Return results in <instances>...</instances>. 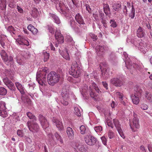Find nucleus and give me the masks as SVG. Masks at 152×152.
Segmentation results:
<instances>
[{
    "instance_id": "obj_1",
    "label": "nucleus",
    "mask_w": 152,
    "mask_h": 152,
    "mask_svg": "<svg viewBox=\"0 0 152 152\" xmlns=\"http://www.w3.org/2000/svg\"><path fill=\"white\" fill-rule=\"evenodd\" d=\"M79 58L77 60V61H73L72 63L71 68L69 69V74L74 77H78L80 74L81 65Z\"/></svg>"
},
{
    "instance_id": "obj_2",
    "label": "nucleus",
    "mask_w": 152,
    "mask_h": 152,
    "mask_svg": "<svg viewBox=\"0 0 152 152\" xmlns=\"http://www.w3.org/2000/svg\"><path fill=\"white\" fill-rule=\"evenodd\" d=\"M38 117L41 125L45 131L47 133L50 140H52L53 138V135L50 132L49 124L47 120L43 115L41 114L39 115Z\"/></svg>"
},
{
    "instance_id": "obj_3",
    "label": "nucleus",
    "mask_w": 152,
    "mask_h": 152,
    "mask_svg": "<svg viewBox=\"0 0 152 152\" xmlns=\"http://www.w3.org/2000/svg\"><path fill=\"white\" fill-rule=\"evenodd\" d=\"M123 59L125 62V67L127 69H135L140 70V69L139 66L136 64H132V58H131L128 56V55L126 52H124Z\"/></svg>"
},
{
    "instance_id": "obj_4",
    "label": "nucleus",
    "mask_w": 152,
    "mask_h": 152,
    "mask_svg": "<svg viewBox=\"0 0 152 152\" xmlns=\"http://www.w3.org/2000/svg\"><path fill=\"white\" fill-rule=\"evenodd\" d=\"M0 54L2 60L7 65L10 66V67L12 69L14 68L13 58L12 56H10L8 58V56L5 51L2 50L0 51Z\"/></svg>"
},
{
    "instance_id": "obj_5",
    "label": "nucleus",
    "mask_w": 152,
    "mask_h": 152,
    "mask_svg": "<svg viewBox=\"0 0 152 152\" xmlns=\"http://www.w3.org/2000/svg\"><path fill=\"white\" fill-rule=\"evenodd\" d=\"M60 78L59 75L54 71L50 72L48 75L47 81L48 84L53 86L58 82Z\"/></svg>"
},
{
    "instance_id": "obj_6",
    "label": "nucleus",
    "mask_w": 152,
    "mask_h": 152,
    "mask_svg": "<svg viewBox=\"0 0 152 152\" xmlns=\"http://www.w3.org/2000/svg\"><path fill=\"white\" fill-rule=\"evenodd\" d=\"M131 43H133L134 45L143 54H145L148 50V48L146 46V44L144 42L141 40L136 39L130 41Z\"/></svg>"
},
{
    "instance_id": "obj_7",
    "label": "nucleus",
    "mask_w": 152,
    "mask_h": 152,
    "mask_svg": "<svg viewBox=\"0 0 152 152\" xmlns=\"http://www.w3.org/2000/svg\"><path fill=\"white\" fill-rule=\"evenodd\" d=\"M50 1L54 3V4L56 5L59 2V0H50ZM59 7H57L56 5V9L61 13L63 15L65 16H66V6L62 2H60L58 5Z\"/></svg>"
},
{
    "instance_id": "obj_8",
    "label": "nucleus",
    "mask_w": 152,
    "mask_h": 152,
    "mask_svg": "<svg viewBox=\"0 0 152 152\" xmlns=\"http://www.w3.org/2000/svg\"><path fill=\"white\" fill-rule=\"evenodd\" d=\"M93 88L89 87V92L91 97L95 100H96L98 97V94L101 92L98 87L95 83L92 85Z\"/></svg>"
},
{
    "instance_id": "obj_9",
    "label": "nucleus",
    "mask_w": 152,
    "mask_h": 152,
    "mask_svg": "<svg viewBox=\"0 0 152 152\" xmlns=\"http://www.w3.org/2000/svg\"><path fill=\"white\" fill-rule=\"evenodd\" d=\"M106 65L105 63H101L99 64L100 69L102 72V76L104 80L107 79L110 76V72L108 69H106Z\"/></svg>"
},
{
    "instance_id": "obj_10",
    "label": "nucleus",
    "mask_w": 152,
    "mask_h": 152,
    "mask_svg": "<svg viewBox=\"0 0 152 152\" xmlns=\"http://www.w3.org/2000/svg\"><path fill=\"white\" fill-rule=\"evenodd\" d=\"M95 49L97 55L101 58L103 56L105 52L109 50V48L106 45H97Z\"/></svg>"
},
{
    "instance_id": "obj_11",
    "label": "nucleus",
    "mask_w": 152,
    "mask_h": 152,
    "mask_svg": "<svg viewBox=\"0 0 152 152\" xmlns=\"http://www.w3.org/2000/svg\"><path fill=\"white\" fill-rule=\"evenodd\" d=\"M123 76L122 75L119 76H117L116 77L112 78L110 80V83L116 87H120L123 84Z\"/></svg>"
},
{
    "instance_id": "obj_12",
    "label": "nucleus",
    "mask_w": 152,
    "mask_h": 152,
    "mask_svg": "<svg viewBox=\"0 0 152 152\" xmlns=\"http://www.w3.org/2000/svg\"><path fill=\"white\" fill-rule=\"evenodd\" d=\"M134 118L133 119V125L130 124L132 130L133 132H136L137 131L136 129H138L140 127L139 121L137 117V115L134 113H133Z\"/></svg>"
},
{
    "instance_id": "obj_13",
    "label": "nucleus",
    "mask_w": 152,
    "mask_h": 152,
    "mask_svg": "<svg viewBox=\"0 0 152 152\" xmlns=\"http://www.w3.org/2000/svg\"><path fill=\"white\" fill-rule=\"evenodd\" d=\"M76 21L79 25V26L84 30H86V26L84 23L82 15L79 13L77 14L75 17Z\"/></svg>"
},
{
    "instance_id": "obj_14",
    "label": "nucleus",
    "mask_w": 152,
    "mask_h": 152,
    "mask_svg": "<svg viewBox=\"0 0 152 152\" xmlns=\"http://www.w3.org/2000/svg\"><path fill=\"white\" fill-rule=\"evenodd\" d=\"M27 126L29 130L33 132H37L39 130V126L38 124L35 122L28 121L27 123Z\"/></svg>"
},
{
    "instance_id": "obj_15",
    "label": "nucleus",
    "mask_w": 152,
    "mask_h": 152,
    "mask_svg": "<svg viewBox=\"0 0 152 152\" xmlns=\"http://www.w3.org/2000/svg\"><path fill=\"white\" fill-rule=\"evenodd\" d=\"M17 44L20 45L21 48H25L26 46L29 45V42L27 40L23 38V36H19L18 39L16 40Z\"/></svg>"
},
{
    "instance_id": "obj_16",
    "label": "nucleus",
    "mask_w": 152,
    "mask_h": 152,
    "mask_svg": "<svg viewBox=\"0 0 152 152\" xmlns=\"http://www.w3.org/2000/svg\"><path fill=\"white\" fill-rule=\"evenodd\" d=\"M113 122L120 136L123 139H124L125 138V136L123 133V129L121 126V125L119 124L118 120L114 119H113Z\"/></svg>"
},
{
    "instance_id": "obj_17",
    "label": "nucleus",
    "mask_w": 152,
    "mask_h": 152,
    "mask_svg": "<svg viewBox=\"0 0 152 152\" xmlns=\"http://www.w3.org/2000/svg\"><path fill=\"white\" fill-rule=\"evenodd\" d=\"M55 36L56 40L57 43L56 42L55 46L57 47L58 44L63 43L64 42V39L63 36L61 35L60 31H56Z\"/></svg>"
},
{
    "instance_id": "obj_18",
    "label": "nucleus",
    "mask_w": 152,
    "mask_h": 152,
    "mask_svg": "<svg viewBox=\"0 0 152 152\" xmlns=\"http://www.w3.org/2000/svg\"><path fill=\"white\" fill-rule=\"evenodd\" d=\"M85 142L89 145H93L96 142V139L91 135H87L84 138Z\"/></svg>"
},
{
    "instance_id": "obj_19",
    "label": "nucleus",
    "mask_w": 152,
    "mask_h": 152,
    "mask_svg": "<svg viewBox=\"0 0 152 152\" xmlns=\"http://www.w3.org/2000/svg\"><path fill=\"white\" fill-rule=\"evenodd\" d=\"M28 53L27 52L25 51H18L16 57V60L18 63L20 64L21 62L20 60H21V58L23 57L26 58L27 55H28Z\"/></svg>"
},
{
    "instance_id": "obj_20",
    "label": "nucleus",
    "mask_w": 152,
    "mask_h": 152,
    "mask_svg": "<svg viewBox=\"0 0 152 152\" xmlns=\"http://www.w3.org/2000/svg\"><path fill=\"white\" fill-rule=\"evenodd\" d=\"M134 95L140 97H142L144 94L140 87L137 85L134 87Z\"/></svg>"
},
{
    "instance_id": "obj_21",
    "label": "nucleus",
    "mask_w": 152,
    "mask_h": 152,
    "mask_svg": "<svg viewBox=\"0 0 152 152\" xmlns=\"http://www.w3.org/2000/svg\"><path fill=\"white\" fill-rule=\"evenodd\" d=\"M52 121L55 125H56L59 130H63L64 128L61 122L56 118H53Z\"/></svg>"
},
{
    "instance_id": "obj_22",
    "label": "nucleus",
    "mask_w": 152,
    "mask_h": 152,
    "mask_svg": "<svg viewBox=\"0 0 152 152\" xmlns=\"http://www.w3.org/2000/svg\"><path fill=\"white\" fill-rule=\"evenodd\" d=\"M8 40L7 37L4 35H0V44L1 46L4 48H5L6 46V44L8 42Z\"/></svg>"
},
{
    "instance_id": "obj_23",
    "label": "nucleus",
    "mask_w": 152,
    "mask_h": 152,
    "mask_svg": "<svg viewBox=\"0 0 152 152\" xmlns=\"http://www.w3.org/2000/svg\"><path fill=\"white\" fill-rule=\"evenodd\" d=\"M146 35L145 30L141 27L140 26L137 31V35L139 38H142Z\"/></svg>"
},
{
    "instance_id": "obj_24",
    "label": "nucleus",
    "mask_w": 152,
    "mask_h": 152,
    "mask_svg": "<svg viewBox=\"0 0 152 152\" xmlns=\"http://www.w3.org/2000/svg\"><path fill=\"white\" fill-rule=\"evenodd\" d=\"M66 90L65 88H63L61 91V95L62 98L61 100V103L64 105H66Z\"/></svg>"
},
{
    "instance_id": "obj_25",
    "label": "nucleus",
    "mask_w": 152,
    "mask_h": 152,
    "mask_svg": "<svg viewBox=\"0 0 152 152\" xmlns=\"http://www.w3.org/2000/svg\"><path fill=\"white\" fill-rule=\"evenodd\" d=\"M49 18L53 20L57 24H59L60 21L58 17L54 14L49 13Z\"/></svg>"
},
{
    "instance_id": "obj_26",
    "label": "nucleus",
    "mask_w": 152,
    "mask_h": 152,
    "mask_svg": "<svg viewBox=\"0 0 152 152\" xmlns=\"http://www.w3.org/2000/svg\"><path fill=\"white\" fill-rule=\"evenodd\" d=\"M43 72H40V70H38V72H37L36 75V79L37 80L39 81L38 83L39 84L40 83H39V80H42V79L43 78V80H44L43 78L45 79V77L46 75V73H42Z\"/></svg>"
},
{
    "instance_id": "obj_27",
    "label": "nucleus",
    "mask_w": 152,
    "mask_h": 152,
    "mask_svg": "<svg viewBox=\"0 0 152 152\" xmlns=\"http://www.w3.org/2000/svg\"><path fill=\"white\" fill-rule=\"evenodd\" d=\"M112 7L115 11L118 12L121 8V3L120 2H116L113 4Z\"/></svg>"
},
{
    "instance_id": "obj_28",
    "label": "nucleus",
    "mask_w": 152,
    "mask_h": 152,
    "mask_svg": "<svg viewBox=\"0 0 152 152\" xmlns=\"http://www.w3.org/2000/svg\"><path fill=\"white\" fill-rule=\"evenodd\" d=\"M74 132L72 128L70 127H67V136L70 140L73 139L74 138Z\"/></svg>"
},
{
    "instance_id": "obj_29",
    "label": "nucleus",
    "mask_w": 152,
    "mask_h": 152,
    "mask_svg": "<svg viewBox=\"0 0 152 152\" xmlns=\"http://www.w3.org/2000/svg\"><path fill=\"white\" fill-rule=\"evenodd\" d=\"M67 47L70 48L71 46H73L75 42L72 38L69 35L67 34Z\"/></svg>"
},
{
    "instance_id": "obj_30",
    "label": "nucleus",
    "mask_w": 152,
    "mask_h": 152,
    "mask_svg": "<svg viewBox=\"0 0 152 152\" xmlns=\"http://www.w3.org/2000/svg\"><path fill=\"white\" fill-rule=\"evenodd\" d=\"M141 97L138 96L134 94L131 95V97L133 103L136 105H137L139 104L140 102L139 98Z\"/></svg>"
},
{
    "instance_id": "obj_31",
    "label": "nucleus",
    "mask_w": 152,
    "mask_h": 152,
    "mask_svg": "<svg viewBox=\"0 0 152 152\" xmlns=\"http://www.w3.org/2000/svg\"><path fill=\"white\" fill-rule=\"evenodd\" d=\"M15 84L18 90L20 91L21 94H23L25 93L24 88L22 84L19 82H15Z\"/></svg>"
},
{
    "instance_id": "obj_32",
    "label": "nucleus",
    "mask_w": 152,
    "mask_h": 152,
    "mask_svg": "<svg viewBox=\"0 0 152 152\" xmlns=\"http://www.w3.org/2000/svg\"><path fill=\"white\" fill-rule=\"evenodd\" d=\"M77 149L80 152H88V148L86 145L79 144L78 146Z\"/></svg>"
},
{
    "instance_id": "obj_33",
    "label": "nucleus",
    "mask_w": 152,
    "mask_h": 152,
    "mask_svg": "<svg viewBox=\"0 0 152 152\" xmlns=\"http://www.w3.org/2000/svg\"><path fill=\"white\" fill-rule=\"evenodd\" d=\"M69 23L72 28L75 32H77L79 31V28L75 24V22L74 20H71Z\"/></svg>"
},
{
    "instance_id": "obj_34",
    "label": "nucleus",
    "mask_w": 152,
    "mask_h": 152,
    "mask_svg": "<svg viewBox=\"0 0 152 152\" xmlns=\"http://www.w3.org/2000/svg\"><path fill=\"white\" fill-rule=\"evenodd\" d=\"M28 29L31 31L34 34H36L38 32V30L37 28H35L31 24H30L28 26Z\"/></svg>"
},
{
    "instance_id": "obj_35",
    "label": "nucleus",
    "mask_w": 152,
    "mask_h": 152,
    "mask_svg": "<svg viewBox=\"0 0 152 152\" xmlns=\"http://www.w3.org/2000/svg\"><path fill=\"white\" fill-rule=\"evenodd\" d=\"M103 7L105 13L107 15H108L110 11V9L109 5L107 4L104 3L103 4Z\"/></svg>"
},
{
    "instance_id": "obj_36",
    "label": "nucleus",
    "mask_w": 152,
    "mask_h": 152,
    "mask_svg": "<svg viewBox=\"0 0 152 152\" xmlns=\"http://www.w3.org/2000/svg\"><path fill=\"white\" fill-rule=\"evenodd\" d=\"M94 130L99 135H101L102 132V126H94Z\"/></svg>"
},
{
    "instance_id": "obj_37",
    "label": "nucleus",
    "mask_w": 152,
    "mask_h": 152,
    "mask_svg": "<svg viewBox=\"0 0 152 152\" xmlns=\"http://www.w3.org/2000/svg\"><path fill=\"white\" fill-rule=\"evenodd\" d=\"M132 9L130 12L129 14V16L131 19H134L135 17V10L134 6L132 5Z\"/></svg>"
},
{
    "instance_id": "obj_38",
    "label": "nucleus",
    "mask_w": 152,
    "mask_h": 152,
    "mask_svg": "<svg viewBox=\"0 0 152 152\" xmlns=\"http://www.w3.org/2000/svg\"><path fill=\"white\" fill-rule=\"evenodd\" d=\"M79 106L78 105H76L74 106L75 113L78 116H81V113L79 109Z\"/></svg>"
},
{
    "instance_id": "obj_39",
    "label": "nucleus",
    "mask_w": 152,
    "mask_h": 152,
    "mask_svg": "<svg viewBox=\"0 0 152 152\" xmlns=\"http://www.w3.org/2000/svg\"><path fill=\"white\" fill-rule=\"evenodd\" d=\"M105 118H106V117ZM105 122V124L107 125L108 126L111 127L112 129H113V124L112 121L110 119L107 118H106V120Z\"/></svg>"
},
{
    "instance_id": "obj_40",
    "label": "nucleus",
    "mask_w": 152,
    "mask_h": 152,
    "mask_svg": "<svg viewBox=\"0 0 152 152\" xmlns=\"http://www.w3.org/2000/svg\"><path fill=\"white\" fill-rule=\"evenodd\" d=\"M7 29V31L10 33L12 37H13L15 32L13 27L12 26H9Z\"/></svg>"
},
{
    "instance_id": "obj_41",
    "label": "nucleus",
    "mask_w": 152,
    "mask_h": 152,
    "mask_svg": "<svg viewBox=\"0 0 152 152\" xmlns=\"http://www.w3.org/2000/svg\"><path fill=\"white\" fill-rule=\"evenodd\" d=\"M0 1L1 3L0 4V8L2 10H4L6 7V0H0Z\"/></svg>"
},
{
    "instance_id": "obj_42",
    "label": "nucleus",
    "mask_w": 152,
    "mask_h": 152,
    "mask_svg": "<svg viewBox=\"0 0 152 152\" xmlns=\"http://www.w3.org/2000/svg\"><path fill=\"white\" fill-rule=\"evenodd\" d=\"M116 97L118 98L120 101H123L124 99V96L123 94L121 92H117L115 94Z\"/></svg>"
},
{
    "instance_id": "obj_43",
    "label": "nucleus",
    "mask_w": 152,
    "mask_h": 152,
    "mask_svg": "<svg viewBox=\"0 0 152 152\" xmlns=\"http://www.w3.org/2000/svg\"><path fill=\"white\" fill-rule=\"evenodd\" d=\"M16 8L18 12L20 14H23V9L22 5L19 4H17L16 5Z\"/></svg>"
},
{
    "instance_id": "obj_44",
    "label": "nucleus",
    "mask_w": 152,
    "mask_h": 152,
    "mask_svg": "<svg viewBox=\"0 0 152 152\" xmlns=\"http://www.w3.org/2000/svg\"><path fill=\"white\" fill-rule=\"evenodd\" d=\"M79 144L78 142L76 141H73L70 144L71 146L76 150L78 148V146L79 145Z\"/></svg>"
},
{
    "instance_id": "obj_45",
    "label": "nucleus",
    "mask_w": 152,
    "mask_h": 152,
    "mask_svg": "<svg viewBox=\"0 0 152 152\" xmlns=\"http://www.w3.org/2000/svg\"><path fill=\"white\" fill-rule=\"evenodd\" d=\"M59 52L61 56L64 59H66V49H65L64 50H59Z\"/></svg>"
},
{
    "instance_id": "obj_46",
    "label": "nucleus",
    "mask_w": 152,
    "mask_h": 152,
    "mask_svg": "<svg viewBox=\"0 0 152 152\" xmlns=\"http://www.w3.org/2000/svg\"><path fill=\"white\" fill-rule=\"evenodd\" d=\"M27 116L30 119H33V121H36V118L31 112H28L26 113Z\"/></svg>"
},
{
    "instance_id": "obj_47",
    "label": "nucleus",
    "mask_w": 152,
    "mask_h": 152,
    "mask_svg": "<svg viewBox=\"0 0 152 152\" xmlns=\"http://www.w3.org/2000/svg\"><path fill=\"white\" fill-rule=\"evenodd\" d=\"M43 54L44 55V61L45 62L47 61L48 60L49 58V53H47V52L46 51H45L43 52Z\"/></svg>"
},
{
    "instance_id": "obj_48",
    "label": "nucleus",
    "mask_w": 152,
    "mask_h": 152,
    "mask_svg": "<svg viewBox=\"0 0 152 152\" xmlns=\"http://www.w3.org/2000/svg\"><path fill=\"white\" fill-rule=\"evenodd\" d=\"M7 109H3L0 110V115L3 117H5L7 116V112L6 110Z\"/></svg>"
},
{
    "instance_id": "obj_49",
    "label": "nucleus",
    "mask_w": 152,
    "mask_h": 152,
    "mask_svg": "<svg viewBox=\"0 0 152 152\" xmlns=\"http://www.w3.org/2000/svg\"><path fill=\"white\" fill-rule=\"evenodd\" d=\"M145 97L149 102H152V95L151 94L146 92L145 93Z\"/></svg>"
},
{
    "instance_id": "obj_50",
    "label": "nucleus",
    "mask_w": 152,
    "mask_h": 152,
    "mask_svg": "<svg viewBox=\"0 0 152 152\" xmlns=\"http://www.w3.org/2000/svg\"><path fill=\"white\" fill-rule=\"evenodd\" d=\"M7 93V90L4 87H0V95L4 96Z\"/></svg>"
},
{
    "instance_id": "obj_51",
    "label": "nucleus",
    "mask_w": 152,
    "mask_h": 152,
    "mask_svg": "<svg viewBox=\"0 0 152 152\" xmlns=\"http://www.w3.org/2000/svg\"><path fill=\"white\" fill-rule=\"evenodd\" d=\"M91 114L92 115H94V113H93L92 112V113H90L88 114V115H89V117L90 119H91V120H92L93 122L95 124H97V123H98V120L96 119V118L95 117V116H94V117L93 118V119H92V118H91L90 117Z\"/></svg>"
},
{
    "instance_id": "obj_52",
    "label": "nucleus",
    "mask_w": 152,
    "mask_h": 152,
    "mask_svg": "<svg viewBox=\"0 0 152 152\" xmlns=\"http://www.w3.org/2000/svg\"><path fill=\"white\" fill-rule=\"evenodd\" d=\"M80 133L82 134H84L86 132V131L87 129V128H86L84 126L82 125L81 126L80 128Z\"/></svg>"
},
{
    "instance_id": "obj_53",
    "label": "nucleus",
    "mask_w": 152,
    "mask_h": 152,
    "mask_svg": "<svg viewBox=\"0 0 152 152\" xmlns=\"http://www.w3.org/2000/svg\"><path fill=\"white\" fill-rule=\"evenodd\" d=\"M110 23H111L110 26L113 28H116L117 26V23L114 19L111 20Z\"/></svg>"
},
{
    "instance_id": "obj_54",
    "label": "nucleus",
    "mask_w": 152,
    "mask_h": 152,
    "mask_svg": "<svg viewBox=\"0 0 152 152\" xmlns=\"http://www.w3.org/2000/svg\"><path fill=\"white\" fill-rule=\"evenodd\" d=\"M55 136L58 140L61 143H63V141L61 139V138L57 133L56 132L55 133Z\"/></svg>"
},
{
    "instance_id": "obj_55",
    "label": "nucleus",
    "mask_w": 152,
    "mask_h": 152,
    "mask_svg": "<svg viewBox=\"0 0 152 152\" xmlns=\"http://www.w3.org/2000/svg\"><path fill=\"white\" fill-rule=\"evenodd\" d=\"M7 109L6 107V104L4 102H0V110Z\"/></svg>"
},
{
    "instance_id": "obj_56",
    "label": "nucleus",
    "mask_w": 152,
    "mask_h": 152,
    "mask_svg": "<svg viewBox=\"0 0 152 152\" xmlns=\"http://www.w3.org/2000/svg\"><path fill=\"white\" fill-rule=\"evenodd\" d=\"M140 108L143 110H146L148 108V106L145 104H142L140 105Z\"/></svg>"
},
{
    "instance_id": "obj_57",
    "label": "nucleus",
    "mask_w": 152,
    "mask_h": 152,
    "mask_svg": "<svg viewBox=\"0 0 152 152\" xmlns=\"http://www.w3.org/2000/svg\"><path fill=\"white\" fill-rule=\"evenodd\" d=\"M80 91L83 97L85 98L86 97V94H87V92L86 90H84L83 88L81 89H80Z\"/></svg>"
},
{
    "instance_id": "obj_58",
    "label": "nucleus",
    "mask_w": 152,
    "mask_h": 152,
    "mask_svg": "<svg viewBox=\"0 0 152 152\" xmlns=\"http://www.w3.org/2000/svg\"><path fill=\"white\" fill-rule=\"evenodd\" d=\"M114 136V135L113 132L111 130H110L108 132V137L110 139H112L113 137Z\"/></svg>"
},
{
    "instance_id": "obj_59",
    "label": "nucleus",
    "mask_w": 152,
    "mask_h": 152,
    "mask_svg": "<svg viewBox=\"0 0 152 152\" xmlns=\"http://www.w3.org/2000/svg\"><path fill=\"white\" fill-rule=\"evenodd\" d=\"M89 35L93 39V41H95L97 39V36L95 35L94 34L90 33Z\"/></svg>"
},
{
    "instance_id": "obj_60",
    "label": "nucleus",
    "mask_w": 152,
    "mask_h": 152,
    "mask_svg": "<svg viewBox=\"0 0 152 152\" xmlns=\"http://www.w3.org/2000/svg\"><path fill=\"white\" fill-rule=\"evenodd\" d=\"M102 142L104 145H107V139L105 137H102L101 138Z\"/></svg>"
},
{
    "instance_id": "obj_61",
    "label": "nucleus",
    "mask_w": 152,
    "mask_h": 152,
    "mask_svg": "<svg viewBox=\"0 0 152 152\" xmlns=\"http://www.w3.org/2000/svg\"><path fill=\"white\" fill-rule=\"evenodd\" d=\"M17 134L20 137H22L23 136V133L22 130H18L17 132Z\"/></svg>"
},
{
    "instance_id": "obj_62",
    "label": "nucleus",
    "mask_w": 152,
    "mask_h": 152,
    "mask_svg": "<svg viewBox=\"0 0 152 152\" xmlns=\"http://www.w3.org/2000/svg\"><path fill=\"white\" fill-rule=\"evenodd\" d=\"M3 81L4 83H6V84H9V83H11V85L12 86H13L12 84V83L11 82V81L9 80L7 78L4 79L3 80Z\"/></svg>"
},
{
    "instance_id": "obj_63",
    "label": "nucleus",
    "mask_w": 152,
    "mask_h": 152,
    "mask_svg": "<svg viewBox=\"0 0 152 152\" xmlns=\"http://www.w3.org/2000/svg\"><path fill=\"white\" fill-rule=\"evenodd\" d=\"M102 85L107 90L108 89V85L107 83L105 81H102Z\"/></svg>"
},
{
    "instance_id": "obj_64",
    "label": "nucleus",
    "mask_w": 152,
    "mask_h": 152,
    "mask_svg": "<svg viewBox=\"0 0 152 152\" xmlns=\"http://www.w3.org/2000/svg\"><path fill=\"white\" fill-rule=\"evenodd\" d=\"M26 141L29 144H30L32 142V138L29 137H26L25 138Z\"/></svg>"
}]
</instances>
